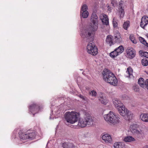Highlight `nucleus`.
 I'll return each instance as SVG.
<instances>
[{"label":"nucleus","mask_w":148,"mask_h":148,"mask_svg":"<svg viewBox=\"0 0 148 148\" xmlns=\"http://www.w3.org/2000/svg\"><path fill=\"white\" fill-rule=\"evenodd\" d=\"M98 18L95 12H93L92 14L90 19V23L89 26L87 27L85 30L84 33L88 36H92L97 30L98 27Z\"/></svg>","instance_id":"nucleus-1"},{"label":"nucleus","mask_w":148,"mask_h":148,"mask_svg":"<svg viewBox=\"0 0 148 148\" xmlns=\"http://www.w3.org/2000/svg\"><path fill=\"white\" fill-rule=\"evenodd\" d=\"M93 36L94 35L92 36H89L88 35V36H87L85 33L82 34V35L83 37L88 38L86 39L87 42H89L87 45V50L88 53L93 56H95L98 53V49L97 47L92 43Z\"/></svg>","instance_id":"nucleus-2"},{"label":"nucleus","mask_w":148,"mask_h":148,"mask_svg":"<svg viewBox=\"0 0 148 148\" xmlns=\"http://www.w3.org/2000/svg\"><path fill=\"white\" fill-rule=\"evenodd\" d=\"M102 74L104 80L110 84L116 86L117 83V80L114 74L108 69H104Z\"/></svg>","instance_id":"nucleus-3"},{"label":"nucleus","mask_w":148,"mask_h":148,"mask_svg":"<svg viewBox=\"0 0 148 148\" xmlns=\"http://www.w3.org/2000/svg\"><path fill=\"white\" fill-rule=\"evenodd\" d=\"M103 116L106 121L110 125H115L120 122L119 116L112 112L110 111L108 114L104 115Z\"/></svg>","instance_id":"nucleus-4"},{"label":"nucleus","mask_w":148,"mask_h":148,"mask_svg":"<svg viewBox=\"0 0 148 148\" xmlns=\"http://www.w3.org/2000/svg\"><path fill=\"white\" fill-rule=\"evenodd\" d=\"M93 124L92 119L89 114H86L83 117L79 119L77 125L81 127H88Z\"/></svg>","instance_id":"nucleus-5"},{"label":"nucleus","mask_w":148,"mask_h":148,"mask_svg":"<svg viewBox=\"0 0 148 148\" xmlns=\"http://www.w3.org/2000/svg\"><path fill=\"white\" fill-rule=\"evenodd\" d=\"M79 116V114L76 112L68 111L65 113L64 117L67 122L73 124L77 122Z\"/></svg>","instance_id":"nucleus-6"},{"label":"nucleus","mask_w":148,"mask_h":148,"mask_svg":"<svg viewBox=\"0 0 148 148\" xmlns=\"http://www.w3.org/2000/svg\"><path fill=\"white\" fill-rule=\"evenodd\" d=\"M117 109L120 115L124 117L125 119L129 120L132 118L133 114L125 108L123 105L118 108Z\"/></svg>","instance_id":"nucleus-7"},{"label":"nucleus","mask_w":148,"mask_h":148,"mask_svg":"<svg viewBox=\"0 0 148 148\" xmlns=\"http://www.w3.org/2000/svg\"><path fill=\"white\" fill-rule=\"evenodd\" d=\"M88 6L86 4L83 5L81 7L80 10V16L81 18H86L89 15L88 12L87 11Z\"/></svg>","instance_id":"nucleus-8"},{"label":"nucleus","mask_w":148,"mask_h":148,"mask_svg":"<svg viewBox=\"0 0 148 148\" xmlns=\"http://www.w3.org/2000/svg\"><path fill=\"white\" fill-rule=\"evenodd\" d=\"M39 109V106L34 103L30 105L29 108V110L33 114L34 116V113H36L38 112Z\"/></svg>","instance_id":"nucleus-9"},{"label":"nucleus","mask_w":148,"mask_h":148,"mask_svg":"<svg viewBox=\"0 0 148 148\" xmlns=\"http://www.w3.org/2000/svg\"><path fill=\"white\" fill-rule=\"evenodd\" d=\"M148 24V17L145 16H143L141 18L140 23V26L144 29L145 27Z\"/></svg>","instance_id":"nucleus-10"},{"label":"nucleus","mask_w":148,"mask_h":148,"mask_svg":"<svg viewBox=\"0 0 148 148\" xmlns=\"http://www.w3.org/2000/svg\"><path fill=\"white\" fill-rule=\"evenodd\" d=\"M101 138L106 143H111L112 139L111 136L108 134H105L102 136Z\"/></svg>","instance_id":"nucleus-11"},{"label":"nucleus","mask_w":148,"mask_h":148,"mask_svg":"<svg viewBox=\"0 0 148 148\" xmlns=\"http://www.w3.org/2000/svg\"><path fill=\"white\" fill-rule=\"evenodd\" d=\"M123 3L122 1H121L119 2V13L120 18H123L125 14L124 10L123 8Z\"/></svg>","instance_id":"nucleus-12"},{"label":"nucleus","mask_w":148,"mask_h":148,"mask_svg":"<svg viewBox=\"0 0 148 148\" xmlns=\"http://www.w3.org/2000/svg\"><path fill=\"white\" fill-rule=\"evenodd\" d=\"M100 18L104 25H109V19L107 15L104 14H102L100 15Z\"/></svg>","instance_id":"nucleus-13"},{"label":"nucleus","mask_w":148,"mask_h":148,"mask_svg":"<svg viewBox=\"0 0 148 148\" xmlns=\"http://www.w3.org/2000/svg\"><path fill=\"white\" fill-rule=\"evenodd\" d=\"M126 52L127 56L130 58H132L135 56V52L132 48H128L127 49Z\"/></svg>","instance_id":"nucleus-14"},{"label":"nucleus","mask_w":148,"mask_h":148,"mask_svg":"<svg viewBox=\"0 0 148 148\" xmlns=\"http://www.w3.org/2000/svg\"><path fill=\"white\" fill-rule=\"evenodd\" d=\"M113 102L114 106L117 109L123 105V104L121 103L120 100L117 98L114 99H113Z\"/></svg>","instance_id":"nucleus-15"},{"label":"nucleus","mask_w":148,"mask_h":148,"mask_svg":"<svg viewBox=\"0 0 148 148\" xmlns=\"http://www.w3.org/2000/svg\"><path fill=\"white\" fill-rule=\"evenodd\" d=\"M132 73V69L131 67H129L127 68V71L126 72L125 76L128 78H132L133 77Z\"/></svg>","instance_id":"nucleus-16"},{"label":"nucleus","mask_w":148,"mask_h":148,"mask_svg":"<svg viewBox=\"0 0 148 148\" xmlns=\"http://www.w3.org/2000/svg\"><path fill=\"white\" fill-rule=\"evenodd\" d=\"M62 146L63 148H77L73 143H64L62 144Z\"/></svg>","instance_id":"nucleus-17"},{"label":"nucleus","mask_w":148,"mask_h":148,"mask_svg":"<svg viewBox=\"0 0 148 148\" xmlns=\"http://www.w3.org/2000/svg\"><path fill=\"white\" fill-rule=\"evenodd\" d=\"M106 41L108 45L110 46L114 44L113 41V37L111 35L108 36L106 38Z\"/></svg>","instance_id":"nucleus-18"},{"label":"nucleus","mask_w":148,"mask_h":148,"mask_svg":"<svg viewBox=\"0 0 148 148\" xmlns=\"http://www.w3.org/2000/svg\"><path fill=\"white\" fill-rule=\"evenodd\" d=\"M114 39L116 42L118 43H119L122 41V38L119 32H117L116 34H115Z\"/></svg>","instance_id":"nucleus-19"},{"label":"nucleus","mask_w":148,"mask_h":148,"mask_svg":"<svg viewBox=\"0 0 148 148\" xmlns=\"http://www.w3.org/2000/svg\"><path fill=\"white\" fill-rule=\"evenodd\" d=\"M115 148H125V144L123 142H117L114 145Z\"/></svg>","instance_id":"nucleus-20"},{"label":"nucleus","mask_w":148,"mask_h":148,"mask_svg":"<svg viewBox=\"0 0 148 148\" xmlns=\"http://www.w3.org/2000/svg\"><path fill=\"white\" fill-rule=\"evenodd\" d=\"M132 133L135 135L137 136H140L142 134V132L141 130L139 131L136 129L131 130Z\"/></svg>","instance_id":"nucleus-21"},{"label":"nucleus","mask_w":148,"mask_h":148,"mask_svg":"<svg viewBox=\"0 0 148 148\" xmlns=\"http://www.w3.org/2000/svg\"><path fill=\"white\" fill-rule=\"evenodd\" d=\"M19 137L22 140H26L27 139V134L22 133L21 131L19 132Z\"/></svg>","instance_id":"nucleus-22"},{"label":"nucleus","mask_w":148,"mask_h":148,"mask_svg":"<svg viewBox=\"0 0 148 148\" xmlns=\"http://www.w3.org/2000/svg\"><path fill=\"white\" fill-rule=\"evenodd\" d=\"M135 140L134 138L132 136H127L125 137L123 139V141L126 142H130Z\"/></svg>","instance_id":"nucleus-23"},{"label":"nucleus","mask_w":148,"mask_h":148,"mask_svg":"<svg viewBox=\"0 0 148 148\" xmlns=\"http://www.w3.org/2000/svg\"><path fill=\"white\" fill-rule=\"evenodd\" d=\"M140 118L143 121L148 122V115L146 114H142L140 115Z\"/></svg>","instance_id":"nucleus-24"},{"label":"nucleus","mask_w":148,"mask_h":148,"mask_svg":"<svg viewBox=\"0 0 148 148\" xmlns=\"http://www.w3.org/2000/svg\"><path fill=\"white\" fill-rule=\"evenodd\" d=\"M99 97V100L101 102V103L104 104H106L107 103V101L106 97L102 95Z\"/></svg>","instance_id":"nucleus-25"},{"label":"nucleus","mask_w":148,"mask_h":148,"mask_svg":"<svg viewBox=\"0 0 148 148\" xmlns=\"http://www.w3.org/2000/svg\"><path fill=\"white\" fill-rule=\"evenodd\" d=\"M138 83L139 85L143 88L145 87V82L144 83V79L142 78H140L138 81Z\"/></svg>","instance_id":"nucleus-26"},{"label":"nucleus","mask_w":148,"mask_h":148,"mask_svg":"<svg viewBox=\"0 0 148 148\" xmlns=\"http://www.w3.org/2000/svg\"><path fill=\"white\" fill-rule=\"evenodd\" d=\"M115 50L119 55L123 52L124 50V49L122 45H121L116 48Z\"/></svg>","instance_id":"nucleus-27"},{"label":"nucleus","mask_w":148,"mask_h":148,"mask_svg":"<svg viewBox=\"0 0 148 148\" xmlns=\"http://www.w3.org/2000/svg\"><path fill=\"white\" fill-rule=\"evenodd\" d=\"M27 139L32 140L34 139L36 136V134L34 132H32L27 134Z\"/></svg>","instance_id":"nucleus-28"},{"label":"nucleus","mask_w":148,"mask_h":148,"mask_svg":"<svg viewBox=\"0 0 148 148\" xmlns=\"http://www.w3.org/2000/svg\"><path fill=\"white\" fill-rule=\"evenodd\" d=\"M118 55H119L115 49L110 53V56L112 58H115Z\"/></svg>","instance_id":"nucleus-29"},{"label":"nucleus","mask_w":148,"mask_h":148,"mask_svg":"<svg viewBox=\"0 0 148 148\" xmlns=\"http://www.w3.org/2000/svg\"><path fill=\"white\" fill-rule=\"evenodd\" d=\"M130 25V22L129 21H127L124 23L123 28L125 30H127Z\"/></svg>","instance_id":"nucleus-30"},{"label":"nucleus","mask_w":148,"mask_h":148,"mask_svg":"<svg viewBox=\"0 0 148 148\" xmlns=\"http://www.w3.org/2000/svg\"><path fill=\"white\" fill-rule=\"evenodd\" d=\"M139 40L140 41V42L142 43L144 45L148 47V44L146 42L145 40L143 38L141 37H140L139 38Z\"/></svg>","instance_id":"nucleus-31"},{"label":"nucleus","mask_w":148,"mask_h":148,"mask_svg":"<svg viewBox=\"0 0 148 148\" xmlns=\"http://www.w3.org/2000/svg\"><path fill=\"white\" fill-rule=\"evenodd\" d=\"M142 64L145 66H147L148 64V61L146 58H145L141 60Z\"/></svg>","instance_id":"nucleus-32"},{"label":"nucleus","mask_w":148,"mask_h":148,"mask_svg":"<svg viewBox=\"0 0 148 148\" xmlns=\"http://www.w3.org/2000/svg\"><path fill=\"white\" fill-rule=\"evenodd\" d=\"M130 39L132 42L134 44H136L137 43L136 40L135 39V38L133 35H131L130 36Z\"/></svg>","instance_id":"nucleus-33"},{"label":"nucleus","mask_w":148,"mask_h":148,"mask_svg":"<svg viewBox=\"0 0 148 148\" xmlns=\"http://www.w3.org/2000/svg\"><path fill=\"white\" fill-rule=\"evenodd\" d=\"M89 95L95 97L97 95V93L94 90H92L89 92Z\"/></svg>","instance_id":"nucleus-34"},{"label":"nucleus","mask_w":148,"mask_h":148,"mask_svg":"<svg viewBox=\"0 0 148 148\" xmlns=\"http://www.w3.org/2000/svg\"><path fill=\"white\" fill-rule=\"evenodd\" d=\"M112 23L113 26L114 27H116L117 26V21L114 18L113 20Z\"/></svg>","instance_id":"nucleus-35"},{"label":"nucleus","mask_w":148,"mask_h":148,"mask_svg":"<svg viewBox=\"0 0 148 148\" xmlns=\"http://www.w3.org/2000/svg\"><path fill=\"white\" fill-rule=\"evenodd\" d=\"M111 3L112 5L115 7L117 5V1L116 0H111Z\"/></svg>","instance_id":"nucleus-36"},{"label":"nucleus","mask_w":148,"mask_h":148,"mask_svg":"<svg viewBox=\"0 0 148 148\" xmlns=\"http://www.w3.org/2000/svg\"><path fill=\"white\" fill-rule=\"evenodd\" d=\"M138 125L136 124H133L130 126L131 130L135 129L138 127Z\"/></svg>","instance_id":"nucleus-37"},{"label":"nucleus","mask_w":148,"mask_h":148,"mask_svg":"<svg viewBox=\"0 0 148 148\" xmlns=\"http://www.w3.org/2000/svg\"><path fill=\"white\" fill-rule=\"evenodd\" d=\"M79 97L82 99L83 100H86L87 99V98L86 97L82 95H79Z\"/></svg>","instance_id":"nucleus-38"},{"label":"nucleus","mask_w":148,"mask_h":148,"mask_svg":"<svg viewBox=\"0 0 148 148\" xmlns=\"http://www.w3.org/2000/svg\"><path fill=\"white\" fill-rule=\"evenodd\" d=\"M143 56L146 58H148V52H144L143 53Z\"/></svg>","instance_id":"nucleus-39"},{"label":"nucleus","mask_w":148,"mask_h":148,"mask_svg":"<svg viewBox=\"0 0 148 148\" xmlns=\"http://www.w3.org/2000/svg\"><path fill=\"white\" fill-rule=\"evenodd\" d=\"M145 87L148 89V79H147L145 81Z\"/></svg>","instance_id":"nucleus-40"},{"label":"nucleus","mask_w":148,"mask_h":148,"mask_svg":"<svg viewBox=\"0 0 148 148\" xmlns=\"http://www.w3.org/2000/svg\"><path fill=\"white\" fill-rule=\"evenodd\" d=\"M134 90L136 92L138 91L139 90L136 87L134 88Z\"/></svg>","instance_id":"nucleus-41"},{"label":"nucleus","mask_w":148,"mask_h":148,"mask_svg":"<svg viewBox=\"0 0 148 148\" xmlns=\"http://www.w3.org/2000/svg\"><path fill=\"white\" fill-rule=\"evenodd\" d=\"M109 5H108V10L109 11H110L111 10V9L110 8H109Z\"/></svg>","instance_id":"nucleus-42"},{"label":"nucleus","mask_w":148,"mask_h":148,"mask_svg":"<svg viewBox=\"0 0 148 148\" xmlns=\"http://www.w3.org/2000/svg\"><path fill=\"white\" fill-rule=\"evenodd\" d=\"M143 148H148V145H146Z\"/></svg>","instance_id":"nucleus-43"},{"label":"nucleus","mask_w":148,"mask_h":148,"mask_svg":"<svg viewBox=\"0 0 148 148\" xmlns=\"http://www.w3.org/2000/svg\"><path fill=\"white\" fill-rule=\"evenodd\" d=\"M147 10L148 11V8L147 9Z\"/></svg>","instance_id":"nucleus-44"}]
</instances>
